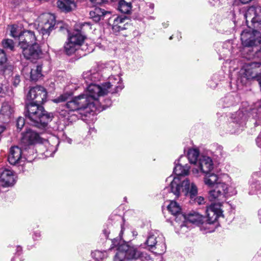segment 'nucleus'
<instances>
[{"label":"nucleus","instance_id":"f257e3e1","mask_svg":"<svg viewBox=\"0 0 261 261\" xmlns=\"http://www.w3.org/2000/svg\"><path fill=\"white\" fill-rule=\"evenodd\" d=\"M124 88L122 80L118 74L111 75L107 82L101 85L91 84L84 93L75 97L66 105L70 111L89 108L92 110L95 102L108 93L115 94L121 91Z\"/></svg>","mask_w":261,"mask_h":261},{"label":"nucleus","instance_id":"f03ea898","mask_svg":"<svg viewBox=\"0 0 261 261\" xmlns=\"http://www.w3.org/2000/svg\"><path fill=\"white\" fill-rule=\"evenodd\" d=\"M232 122L230 123L231 133L238 134L242 132L246 125L247 119L255 120L254 124L258 125L261 120V100L251 105L247 106L244 103L243 107L232 115Z\"/></svg>","mask_w":261,"mask_h":261},{"label":"nucleus","instance_id":"7ed1b4c3","mask_svg":"<svg viewBox=\"0 0 261 261\" xmlns=\"http://www.w3.org/2000/svg\"><path fill=\"white\" fill-rule=\"evenodd\" d=\"M167 181H170L168 187L164 189V193L166 192L173 194L178 198L183 193L185 196L192 199L198 194V189L196 185L189 179L181 180L179 177L169 176Z\"/></svg>","mask_w":261,"mask_h":261},{"label":"nucleus","instance_id":"20e7f679","mask_svg":"<svg viewBox=\"0 0 261 261\" xmlns=\"http://www.w3.org/2000/svg\"><path fill=\"white\" fill-rule=\"evenodd\" d=\"M25 116L31 125L43 128L46 127L53 117L51 113H48L40 105L30 102L25 107Z\"/></svg>","mask_w":261,"mask_h":261},{"label":"nucleus","instance_id":"39448f33","mask_svg":"<svg viewBox=\"0 0 261 261\" xmlns=\"http://www.w3.org/2000/svg\"><path fill=\"white\" fill-rule=\"evenodd\" d=\"M145 244L148 247L149 250L156 254H163L166 250L165 238L162 233L157 230H153L149 232Z\"/></svg>","mask_w":261,"mask_h":261},{"label":"nucleus","instance_id":"423d86ee","mask_svg":"<svg viewBox=\"0 0 261 261\" xmlns=\"http://www.w3.org/2000/svg\"><path fill=\"white\" fill-rule=\"evenodd\" d=\"M241 40L244 46H257L261 44V34L258 31L248 28L242 32Z\"/></svg>","mask_w":261,"mask_h":261},{"label":"nucleus","instance_id":"0eeeda50","mask_svg":"<svg viewBox=\"0 0 261 261\" xmlns=\"http://www.w3.org/2000/svg\"><path fill=\"white\" fill-rule=\"evenodd\" d=\"M220 203L211 204L206 209V214L208 222L203 225V228L205 232H211L213 229H210L209 226L215 222L218 218L222 215V211L221 209Z\"/></svg>","mask_w":261,"mask_h":261},{"label":"nucleus","instance_id":"6e6552de","mask_svg":"<svg viewBox=\"0 0 261 261\" xmlns=\"http://www.w3.org/2000/svg\"><path fill=\"white\" fill-rule=\"evenodd\" d=\"M47 92L44 88L37 86L30 89L27 95L28 100H34L35 103L40 105L46 101Z\"/></svg>","mask_w":261,"mask_h":261},{"label":"nucleus","instance_id":"1a4fd4ad","mask_svg":"<svg viewBox=\"0 0 261 261\" xmlns=\"http://www.w3.org/2000/svg\"><path fill=\"white\" fill-rule=\"evenodd\" d=\"M119 247V249L124 252L125 259L127 260H136L141 257L143 253L137 245L123 244Z\"/></svg>","mask_w":261,"mask_h":261},{"label":"nucleus","instance_id":"9d476101","mask_svg":"<svg viewBox=\"0 0 261 261\" xmlns=\"http://www.w3.org/2000/svg\"><path fill=\"white\" fill-rule=\"evenodd\" d=\"M246 22L249 20L254 25V27H257L256 24H261V6L258 4L249 7L244 14Z\"/></svg>","mask_w":261,"mask_h":261},{"label":"nucleus","instance_id":"9b49d317","mask_svg":"<svg viewBox=\"0 0 261 261\" xmlns=\"http://www.w3.org/2000/svg\"><path fill=\"white\" fill-rule=\"evenodd\" d=\"M42 141V138L38 133L31 129H28L23 134L21 143L23 146L35 145L41 143Z\"/></svg>","mask_w":261,"mask_h":261},{"label":"nucleus","instance_id":"f8f14e48","mask_svg":"<svg viewBox=\"0 0 261 261\" xmlns=\"http://www.w3.org/2000/svg\"><path fill=\"white\" fill-rule=\"evenodd\" d=\"M41 144L39 145L40 148L45 147L46 148L45 152H44L45 156H51L54 155L57 149V145L59 141L57 138L52 137L49 140L42 141Z\"/></svg>","mask_w":261,"mask_h":261},{"label":"nucleus","instance_id":"ddd939ff","mask_svg":"<svg viewBox=\"0 0 261 261\" xmlns=\"http://www.w3.org/2000/svg\"><path fill=\"white\" fill-rule=\"evenodd\" d=\"M196 166L199 170L204 174H208L214 169V163L211 158L201 154Z\"/></svg>","mask_w":261,"mask_h":261},{"label":"nucleus","instance_id":"4468645a","mask_svg":"<svg viewBox=\"0 0 261 261\" xmlns=\"http://www.w3.org/2000/svg\"><path fill=\"white\" fill-rule=\"evenodd\" d=\"M112 23V30L114 32H119L127 29L129 24L125 16H113L110 18L109 22Z\"/></svg>","mask_w":261,"mask_h":261},{"label":"nucleus","instance_id":"2eb2a0df","mask_svg":"<svg viewBox=\"0 0 261 261\" xmlns=\"http://www.w3.org/2000/svg\"><path fill=\"white\" fill-rule=\"evenodd\" d=\"M22 150L17 146L10 148L8 157L9 162L12 165H16L22 162L24 158L22 157Z\"/></svg>","mask_w":261,"mask_h":261},{"label":"nucleus","instance_id":"dca6fc26","mask_svg":"<svg viewBox=\"0 0 261 261\" xmlns=\"http://www.w3.org/2000/svg\"><path fill=\"white\" fill-rule=\"evenodd\" d=\"M32 44H37L34 33L31 31H24L19 36L18 45L20 47H24Z\"/></svg>","mask_w":261,"mask_h":261},{"label":"nucleus","instance_id":"f3484780","mask_svg":"<svg viewBox=\"0 0 261 261\" xmlns=\"http://www.w3.org/2000/svg\"><path fill=\"white\" fill-rule=\"evenodd\" d=\"M20 48L22 50L24 57L27 59H37L41 53L38 44H32L28 46Z\"/></svg>","mask_w":261,"mask_h":261},{"label":"nucleus","instance_id":"a211bd4d","mask_svg":"<svg viewBox=\"0 0 261 261\" xmlns=\"http://www.w3.org/2000/svg\"><path fill=\"white\" fill-rule=\"evenodd\" d=\"M41 17L45 20L41 26V33L43 35H48L50 32L54 29L55 24V16L50 14H43Z\"/></svg>","mask_w":261,"mask_h":261},{"label":"nucleus","instance_id":"6ab92c4d","mask_svg":"<svg viewBox=\"0 0 261 261\" xmlns=\"http://www.w3.org/2000/svg\"><path fill=\"white\" fill-rule=\"evenodd\" d=\"M0 182L2 186L4 187L12 186L15 182L13 171L9 169H4L0 175Z\"/></svg>","mask_w":261,"mask_h":261},{"label":"nucleus","instance_id":"aec40b11","mask_svg":"<svg viewBox=\"0 0 261 261\" xmlns=\"http://www.w3.org/2000/svg\"><path fill=\"white\" fill-rule=\"evenodd\" d=\"M83 77L86 83H89L88 87L91 84H94V82L100 81L101 75L97 69L94 68L84 72Z\"/></svg>","mask_w":261,"mask_h":261},{"label":"nucleus","instance_id":"412c9836","mask_svg":"<svg viewBox=\"0 0 261 261\" xmlns=\"http://www.w3.org/2000/svg\"><path fill=\"white\" fill-rule=\"evenodd\" d=\"M14 112V104L11 102H4L0 109V118L3 121L10 119Z\"/></svg>","mask_w":261,"mask_h":261},{"label":"nucleus","instance_id":"4be33fe9","mask_svg":"<svg viewBox=\"0 0 261 261\" xmlns=\"http://www.w3.org/2000/svg\"><path fill=\"white\" fill-rule=\"evenodd\" d=\"M186 159L185 156H181L177 161V164H175L173 172L178 176L177 177L186 175L189 172L190 166L187 164H184V160H186Z\"/></svg>","mask_w":261,"mask_h":261},{"label":"nucleus","instance_id":"5701e85b","mask_svg":"<svg viewBox=\"0 0 261 261\" xmlns=\"http://www.w3.org/2000/svg\"><path fill=\"white\" fill-rule=\"evenodd\" d=\"M137 5L140 13L143 15L148 16L153 14L154 12V5L151 3H146L144 0H138L136 1Z\"/></svg>","mask_w":261,"mask_h":261},{"label":"nucleus","instance_id":"b1692460","mask_svg":"<svg viewBox=\"0 0 261 261\" xmlns=\"http://www.w3.org/2000/svg\"><path fill=\"white\" fill-rule=\"evenodd\" d=\"M181 218L187 223L190 222L196 225L202 223L204 219L201 214L196 212L190 213L186 215H181Z\"/></svg>","mask_w":261,"mask_h":261},{"label":"nucleus","instance_id":"393cba45","mask_svg":"<svg viewBox=\"0 0 261 261\" xmlns=\"http://www.w3.org/2000/svg\"><path fill=\"white\" fill-rule=\"evenodd\" d=\"M204 184L209 188H213L216 186H219V184H221L219 180L218 176L214 173L210 172L208 174H205L203 178Z\"/></svg>","mask_w":261,"mask_h":261},{"label":"nucleus","instance_id":"a878e982","mask_svg":"<svg viewBox=\"0 0 261 261\" xmlns=\"http://www.w3.org/2000/svg\"><path fill=\"white\" fill-rule=\"evenodd\" d=\"M214 188V190L209 191V198L211 201H217V203L220 202L221 205V203L226 200V199L224 198V194H223L221 188L216 186Z\"/></svg>","mask_w":261,"mask_h":261},{"label":"nucleus","instance_id":"bb28decb","mask_svg":"<svg viewBox=\"0 0 261 261\" xmlns=\"http://www.w3.org/2000/svg\"><path fill=\"white\" fill-rule=\"evenodd\" d=\"M57 7L62 11L69 12L75 7V4L70 0H58Z\"/></svg>","mask_w":261,"mask_h":261},{"label":"nucleus","instance_id":"cd10ccee","mask_svg":"<svg viewBox=\"0 0 261 261\" xmlns=\"http://www.w3.org/2000/svg\"><path fill=\"white\" fill-rule=\"evenodd\" d=\"M109 12L105 11L104 10L95 7L94 10L90 12V17L93 20L96 22H98L102 18L107 14Z\"/></svg>","mask_w":261,"mask_h":261},{"label":"nucleus","instance_id":"c85d7f7f","mask_svg":"<svg viewBox=\"0 0 261 261\" xmlns=\"http://www.w3.org/2000/svg\"><path fill=\"white\" fill-rule=\"evenodd\" d=\"M168 211L173 216H179L181 218V208L180 205L174 200H170V203L167 206Z\"/></svg>","mask_w":261,"mask_h":261},{"label":"nucleus","instance_id":"c756f323","mask_svg":"<svg viewBox=\"0 0 261 261\" xmlns=\"http://www.w3.org/2000/svg\"><path fill=\"white\" fill-rule=\"evenodd\" d=\"M218 188H221L223 194H224V198L225 199L226 197H230L235 195L237 192L235 188L232 186H228L224 182L219 184Z\"/></svg>","mask_w":261,"mask_h":261},{"label":"nucleus","instance_id":"7c9ffc66","mask_svg":"<svg viewBox=\"0 0 261 261\" xmlns=\"http://www.w3.org/2000/svg\"><path fill=\"white\" fill-rule=\"evenodd\" d=\"M201 154L198 149L192 148L189 149L187 156L190 163L196 165Z\"/></svg>","mask_w":261,"mask_h":261},{"label":"nucleus","instance_id":"2f4dec72","mask_svg":"<svg viewBox=\"0 0 261 261\" xmlns=\"http://www.w3.org/2000/svg\"><path fill=\"white\" fill-rule=\"evenodd\" d=\"M68 39L79 48L84 42L85 37L80 32H75L69 37Z\"/></svg>","mask_w":261,"mask_h":261},{"label":"nucleus","instance_id":"473e14b6","mask_svg":"<svg viewBox=\"0 0 261 261\" xmlns=\"http://www.w3.org/2000/svg\"><path fill=\"white\" fill-rule=\"evenodd\" d=\"M23 155L27 156L24 159L31 161L36 157V151L34 148V145L23 146Z\"/></svg>","mask_w":261,"mask_h":261},{"label":"nucleus","instance_id":"72a5a7b5","mask_svg":"<svg viewBox=\"0 0 261 261\" xmlns=\"http://www.w3.org/2000/svg\"><path fill=\"white\" fill-rule=\"evenodd\" d=\"M10 32V36L13 38L19 39V36L23 33L21 25L13 24L9 27Z\"/></svg>","mask_w":261,"mask_h":261},{"label":"nucleus","instance_id":"f704fd0d","mask_svg":"<svg viewBox=\"0 0 261 261\" xmlns=\"http://www.w3.org/2000/svg\"><path fill=\"white\" fill-rule=\"evenodd\" d=\"M132 6L131 3H127L124 0H120L118 4L119 10L125 14H129L132 11Z\"/></svg>","mask_w":261,"mask_h":261},{"label":"nucleus","instance_id":"c9c22d12","mask_svg":"<svg viewBox=\"0 0 261 261\" xmlns=\"http://www.w3.org/2000/svg\"><path fill=\"white\" fill-rule=\"evenodd\" d=\"M42 66L36 65L31 71V79L32 81H37L42 76Z\"/></svg>","mask_w":261,"mask_h":261},{"label":"nucleus","instance_id":"e433bc0d","mask_svg":"<svg viewBox=\"0 0 261 261\" xmlns=\"http://www.w3.org/2000/svg\"><path fill=\"white\" fill-rule=\"evenodd\" d=\"M79 48L75 44L68 39V41L64 45V50L66 54L70 55L75 52Z\"/></svg>","mask_w":261,"mask_h":261},{"label":"nucleus","instance_id":"4c0bfd02","mask_svg":"<svg viewBox=\"0 0 261 261\" xmlns=\"http://www.w3.org/2000/svg\"><path fill=\"white\" fill-rule=\"evenodd\" d=\"M93 258L97 261H100L107 257V252L106 251L95 250L91 253Z\"/></svg>","mask_w":261,"mask_h":261},{"label":"nucleus","instance_id":"58836bf2","mask_svg":"<svg viewBox=\"0 0 261 261\" xmlns=\"http://www.w3.org/2000/svg\"><path fill=\"white\" fill-rule=\"evenodd\" d=\"M224 107H228L232 106L235 103L234 97L231 95H229L224 97L222 100Z\"/></svg>","mask_w":261,"mask_h":261},{"label":"nucleus","instance_id":"ea45409f","mask_svg":"<svg viewBox=\"0 0 261 261\" xmlns=\"http://www.w3.org/2000/svg\"><path fill=\"white\" fill-rule=\"evenodd\" d=\"M2 45L4 48L9 49L11 51H13L14 48V43L11 39H4L2 41Z\"/></svg>","mask_w":261,"mask_h":261},{"label":"nucleus","instance_id":"a19ab883","mask_svg":"<svg viewBox=\"0 0 261 261\" xmlns=\"http://www.w3.org/2000/svg\"><path fill=\"white\" fill-rule=\"evenodd\" d=\"M261 189V185L259 182L256 181L251 184L250 186L249 194L253 195L257 193Z\"/></svg>","mask_w":261,"mask_h":261},{"label":"nucleus","instance_id":"79ce46f5","mask_svg":"<svg viewBox=\"0 0 261 261\" xmlns=\"http://www.w3.org/2000/svg\"><path fill=\"white\" fill-rule=\"evenodd\" d=\"M124 259H125L124 252L119 249L118 246V251L114 256V261H123Z\"/></svg>","mask_w":261,"mask_h":261},{"label":"nucleus","instance_id":"37998d69","mask_svg":"<svg viewBox=\"0 0 261 261\" xmlns=\"http://www.w3.org/2000/svg\"><path fill=\"white\" fill-rule=\"evenodd\" d=\"M69 97V95L65 93L60 95L59 97L54 99L53 101L56 103H59L61 102L67 100Z\"/></svg>","mask_w":261,"mask_h":261},{"label":"nucleus","instance_id":"c03bdc74","mask_svg":"<svg viewBox=\"0 0 261 261\" xmlns=\"http://www.w3.org/2000/svg\"><path fill=\"white\" fill-rule=\"evenodd\" d=\"M191 201L194 202L195 203H197L199 205L203 204L205 203V199L204 197L202 196H197V195L192 199H190Z\"/></svg>","mask_w":261,"mask_h":261},{"label":"nucleus","instance_id":"a18cd8bd","mask_svg":"<svg viewBox=\"0 0 261 261\" xmlns=\"http://www.w3.org/2000/svg\"><path fill=\"white\" fill-rule=\"evenodd\" d=\"M25 123L24 119L23 117H19L17 119L16 126L18 130L20 131L23 127Z\"/></svg>","mask_w":261,"mask_h":261},{"label":"nucleus","instance_id":"49530a36","mask_svg":"<svg viewBox=\"0 0 261 261\" xmlns=\"http://www.w3.org/2000/svg\"><path fill=\"white\" fill-rule=\"evenodd\" d=\"M7 61V57L4 50L0 48V65L5 64Z\"/></svg>","mask_w":261,"mask_h":261},{"label":"nucleus","instance_id":"de8ad7c7","mask_svg":"<svg viewBox=\"0 0 261 261\" xmlns=\"http://www.w3.org/2000/svg\"><path fill=\"white\" fill-rule=\"evenodd\" d=\"M140 261H160L156 259L155 260L152 258L150 255L146 253H143L141 257L140 258Z\"/></svg>","mask_w":261,"mask_h":261},{"label":"nucleus","instance_id":"09e8293b","mask_svg":"<svg viewBox=\"0 0 261 261\" xmlns=\"http://www.w3.org/2000/svg\"><path fill=\"white\" fill-rule=\"evenodd\" d=\"M223 154V148L221 146H217L215 151L214 152V155L217 158L221 156Z\"/></svg>","mask_w":261,"mask_h":261},{"label":"nucleus","instance_id":"8fccbe9b","mask_svg":"<svg viewBox=\"0 0 261 261\" xmlns=\"http://www.w3.org/2000/svg\"><path fill=\"white\" fill-rule=\"evenodd\" d=\"M20 80V76L19 75H16L13 81V84L14 86L16 87L19 83Z\"/></svg>","mask_w":261,"mask_h":261},{"label":"nucleus","instance_id":"3c124183","mask_svg":"<svg viewBox=\"0 0 261 261\" xmlns=\"http://www.w3.org/2000/svg\"><path fill=\"white\" fill-rule=\"evenodd\" d=\"M90 2L95 5H101L105 3L107 0H90Z\"/></svg>","mask_w":261,"mask_h":261},{"label":"nucleus","instance_id":"603ef678","mask_svg":"<svg viewBox=\"0 0 261 261\" xmlns=\"http://www.w3.org/2000/svg\"><path fill=\"white\" fill-rule=\"evenodd\" d=\"M210 4L214 6H219L220 5V0H208Z\"/></svg>","mask_w":261,"mask_h":261},{"label":"nucleus","instance_id":"864d4df0","mask_svg":"<svg viewBox=\"0 0 261 261\" xmlns=\"http://www.w3.org/2000/svg\"><path fill=\"white\" fill-rule=\"evenodd\" d=\"M41 237V233L40 232L36 231L34 233L33 238L34 240H37Z\"/></svg>","mask_w":261,"mask_h":261},{"label":"nucleus","instance_id":"5fc2aeb1","mask_svg":"<svg viewBox=\"0 0 261 261\" xmlns=\"http://www.w3.org/2000/svg\"><path fill=\"white\" fill-rule=\"evenodd\" d=\"M256 142L257 145L261 148V133L257 137Z\"/></svg>","mask_w":261,"mask_h":261},{"label":"nucleus","instance_id":"6e6d98bb","mask_svg":"<svg viewBox=\"0 0 261 261\" xmlns=\"http://www.w3.org/2000/svg\"><path fill=\"white\" fill-rule=\"evenodd\" d=\"M6 88V87H4L3 86V85H0V93H3L5 92V89Z\"/></svg>","mask_w":261,"mask_h":261},{"label":"nucleus","instance_id":"4d7b16f0","mask_svg":"<svg viewBox=\"0 0 261 261\" xmlns=\"http://www.w3.org/2000/svg\"><path fill=\"white\" fill-rule=\"evenodd\" d=\"M242 4H247L251 2L252 0H239Z\"/></svg>","mask_w":261,"mask_h":261},{"label":"nucleus","instance_id":"13d9d810","mask_svg":"<svg viewBox=\"0 0 261 261\" xmlns=\"http://www.w3.org/2000/svg\"><path fill=\"white\" fill-rule=\"evenodd\" d=\"M258 218L260 223H261V208L258 211Z\"/></svg>","mask_w":261,"mask_h":261},{"label":"nucleus","instance_id":"bf43d9fd","mask_svg":"<svg viewBox=\"0 0 261 261\" xmlns=\"http://www.w3.org/2000/svg\"><path fill=\"white\" fill-rule=\"evenodd\" d=\"M132 234H133V236L136 237V236H137L138 235V232L136 231H135V230H133L132 231Z\"/></svg>","mask_w":261,"mask_h":261},{"label":"nucleus","instance_id":"052dcab7","mask_svg":"<svg viewBox=\"0 0 261 261\" xmlns=\"http://www.w3.org/2000/svg\"><path fill=\"white\" fill-rule=\"evenodd\" d=\"M147 19H148V20H151V19L153 20V19H155V17H153V16H148L147 17Z\"/></svg>","mask_w":261,"mask_h":261},{"label":"nucleus","instance_id":"680f3d73","mask_svg":"<svg viewBox=\"0 0 261 261\" xmlns=\"http://www.w3.org/2000/svg\"><path fill=\"white\" fill-rule=\"evenodd\" d=\"M113 244L116 246H117L119 244L118 243H117L116 242V240H114L113 241Z\"/></svg>","mask_w":261,"mask_h":261},{"label":"nucleus","instance_id":"e2e57ef3","mask_svg":"<svg viewBox=\"0 0 261 261\" xmlns=\"http://www.w3.org/2000/svg\"><path fill=\"white\" fill-rule=\"evenodd\" d=\"M193 173H198V169H193Z\"/></svg>","mask_w":261,"mask_h":261},{"label":"nucleus","instance_id":"0e129e2a","mask_svg":"<svg viewBox=\"0 0 261 261\" xmlns=\"http://www.w3.org/2000/svg\"><path fill=\"white\" fill-rule=\"evenodd\" d=\"M67 142L69 143V144H71L72 143V140L71 139H67Z\"/></svg>","mask_w":261,"mask_h":261},{"label":"nucleus","instance_id":"69168bd1","mask_svg":"<svg viewBox=\"0 0 261 261\" xmlns=\"http://www.w3.org/2000/svg\"><path fill=\"white\" fill-rule=\"evenodd\" d=\"M231 45V42L229 41L228 42H226L225 45Z\"/></svg>","mask_w":261,"mask_h":261},{"label":"nucleus","instance_id":"338daca9","mask_svg":"<svg viewBox=\"0 0 261 261\" xmlns=\"http://www.w3.org/2000/svg\"><path fill=\"white\" fill-rule=\"evenodd\" d=\"M209 85L212 87V88H215L216 87V84L214 85H212L210 83L209 84Z\"/></svg>","mask_w":261,"mask_h":261},{"label":"nucleus","instance_id":"774afa93","mask_svg":"<svg viewBox=\"0 0 261 261\" xmlns=\"http://www.w3.org/2000/svg\"><path fill=\"white\" fill-rule=\"evenodd\" d=\"M180 227H181V228H182L183 227H185V225H184V224H181V225H180Z\"/></svg>","mask_w":261,"mask_h":261}]
</instances>
